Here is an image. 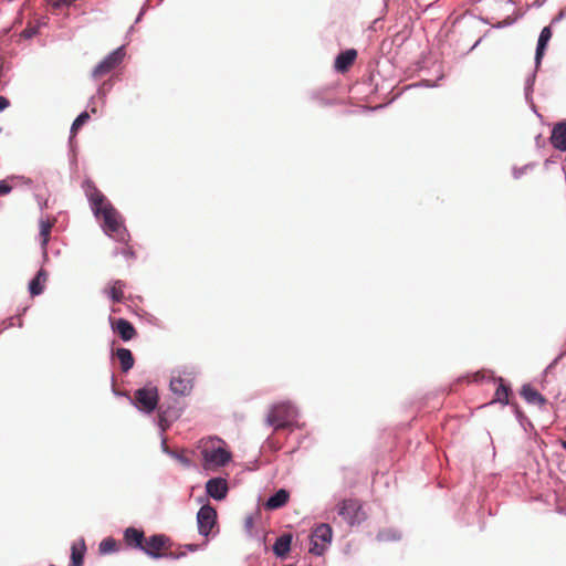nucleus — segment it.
<instances>
[{"instance_id":"1","label":"nucleus","mask_w":566,"mask_h":566,"mask_svg":"<svg viewBox=\"0 0 566 566\" xmlns=\"http://www.w3.org/2000/svg\"><path fill=\"white\" fill-rule=\"evenodd\" d=\"M98 219L103 220V229L113 239L119 242H127L129 234L123 223L118 211L112 206L101 212Z\"/></svg>"},{"instance_id":"2","label":"nucleus","mask_w":566,"mask_h":566,"mask_svg":"<svg viewBox=\"0 0 566 566\" xmlns=\"http://www.w3.org/2000/svg\"><path fill=\"white\" fill-rule=\"evenodd\" d=\"M221 443L219 439H209L201 446V455L207 468L222 467L231 460V453Z\"/></svg>"},{"instance_id":"3","label":"nucleus","mask_w":566,"mask_h":566,"mask_svg":"<svg viewBox=\"0 0 566 566\" xmlns=\"http://www.w3.org/2000/svg\"><path fill=\"white\" fill-rule=\"evenodd\" d=\"M296 417V409L290 402H279L270 408L266 416V424L275 430L289 427Z\"/></svg>"},{"instance_id":"4","label":"nucleus","mask_w":566,"mask_h":566,"mask_svg":"<svg viewBox=\"0 0 566 566\" xmlns=\"http://www.w3.org/2000/svg\"><path fill=\"white\" fill-rule=\"evenodd\" d=\"M338 515L350 526L360 524L366 520L361 502L357 499H346L337 504Z\"/></svg>"},{"instance_id":"5","label":"nucleus","mask_w":566,"mask_h":566,"mask_svg":"<svg viewBox=\"0 0 566 566\" xmlns=\"http://www.w3.org/2000/svg\"><path fill=\"white\" fill-rule=\"evenodd\" d=\"M172 542L165 534H154L146 537L142 551L151 558L166 557L167 549L171 548Z\"/></svg>"},{"instance_id":"6","label":"nucleus","mask_w":566,"mask_h":566,"mask_svg":"<svg viewBox=\"0 0 566 566\" xmlns=\"http://www.w3.org/2000/svg\"><path fill=\"white\" fill-rule=\"evenodd\" d=\"M134 400L136 407L147 413L153 412L159 401L158 390L155 386H146L144 388H139L134 394Z\"/></svg>"},{"instance_id":"7","label":"nucleus","mask_w":566,"mask_h":566,"mask_svg":"<svg viewBox=\"0 0 566 566\" xmlns=\"http://www.w3.org/2000/svg\"><path fill=\"white\" fill-rule=\"evenodd\" d=\"M82 187L96 217H99L101 212H103L108 207H112V203L106 199V197L99 191V189L91 179H86Z\"/></svg>"},{"instance_id":"8","label":"nucleus","mask_w":566,"mask_h":566,"mask_svg":"<svg viewBox=\"0 0 566 566\" xmlns=\"http://www.w3.org/2000/svg\"><path fill=\"white\" fill-rule=\"evenodd\" d=\"M333 536L332 527L328 524L317 525L311 535L310 553L317 556L323 555Z\"/></svg>"},{"instance_id":"9","label":"nucleus","mask_w":566,"mask_h":566,"mask_svg":"<svg viewBox=\"0 0 566 566\" xmlns=\"http://www.w3.org/2000/svg\"><path fill=\"white\" fill-rule=\"evenodd\" d=\"M125 56L124 48L120 46L109 53L103 61H101L92 71V76L95 80L102 78L111 73L118 66Z\"/></svg>"},{"instance_id":"10","label":"nucleus","mask_w":566,"mask_h":566,"mask_svg":"<svg viewBox=\"0 0 566 566\" xmlns=\"http://www.w3.org/2000/svg\"><path fill=\"white\" fill-rule=\"evenodd\" d=\"M197 522L199 533L207 537L217 522L216 510L210 505H203L197 514Z\"/></svg>"},{"instance_id":"11","label":"nucleus","mask_w":566,"mask_h":566,"mask_svg":"<svg viewBox=\"0 0 566 566\" xmlns=\"http://www.w3.org/2000/svg\"><path fill=\"white\" fill-rule=\"evenodd\" d=\"M193 377L186 371H174L170 379V389L174 394L185 396L192 389Z\"/></svg>"},{"instance_id":"12","label":"nucleus","mask_w":566,"mask_h":566,"mask_svg":"<svg viewBox=\"0 0 566 566\" xmlns=\"http://www.w3.org/2000/svg\"><path fill=\"white\" fill-rule=\"evenodd\" d=\"M109 324L115 334L124 342H129L137 336V331L130 322L125 318L109 317Z\"/></svg>"},{"instance_id":"13","label":"nucleus","mask_w":566,"mask_h":566,"mask_svg":"<svg viewBox=\"0 0 566 566\" xmlns=\"http://www.w3.org/2000/svg\"><path fill=\"white\" fill-rule=\"evenodd\" d=\"M206 491L214 500H223L228 493V483L222 478H213L206 483Z\"/></svg>"},{"instance_id":"14","label":"nucleus","mask_w":566,"mask_h":566,"mask_svg":"<svg viewBox=\"0 0 566 566\" xmlns=\"http://www.w3.org/2000/svg\"><path fill=\"white\" fill-rule=\"evenodd\" d=\"M357 57V51L354 49L346 50L345 52H342L337 55L335 60V69L338 72H346L349 70V67L354 64L355 60Z\"/></svg>"},{"instance_id":"15","label":"nucleus","mask_w":566,"mask_h":566,"mask_svg":"<svg viewBox=\"0 0 566 566\" xmlns=\"http://www.w3.org/2000/svg\"><path fill=\"white\" fill-rule=\"evenodd\" d=\"M552 145L558 150H566V122L555 125L551 136Z\"/></svg>"},{"instance_id":"16","label":"nucleus","mask_w":566,"mask_h":566,"mask_svg":"<svg viewBox=\"0 0 566 566\" xmlns=\"http://www.w3.org/2000/svg\"><path fill=\"white\" fill-rule=\"evenodd\" d=\"M54 223H55V219H52V220H50V219H41L39 221L40 245H41V249H42L44 254L46 253L48 243L50 241L51 231H52V228L54 227Z\"/></svg>"},{"instance_id":"17","label":"nucleus","mask_w":566,"mask_h":566,"mask_svg":"<svg viewBox=\"0 0 566 566\" xmlns=\"http://www.w3.org/2000/svg\"><path fill=\"white\" fill-rule=\"evenodd\" d=\"M521 396L532 405L544 406L547 402V399L539 394L533 386L530 384L523 385L521 389Z\"/></svg>"},{"instance_id":"18","label":"nucleus","mask_w":566,"mask_h":566,"mask_svg":"<svg viewBox=\"0 0 566 566\" xmlns=\"http://www.w3.org/2000/svg\"><path fill=\"white\" fill-rule=\"evenodd\" d=\"M124 538L128 546L138 548L140 551L146 539L144 532L135 527L126 528L124 533Z\"/></svg>"},{"instance_id":"19","label":"nucleus","mask_w":566,"mask_h":566,"mask_svg":"<svg viewBox=\"0 0 566 566\" xmlns=\"http://www.w3.org/2000/svg\"><path fill=\"white\" fill-rule=\"evenodd\" d=\"M290 499V493L285 489H280L264 503L266 510H277L283 507Z\"/></svg>"},{"instance_id":"20","label":"nucleus","mask_w":566,"mask_h":566,"mask_svg":"<svg viewBox=\"0 0 566 566\" xmlns=\"http://www.w3.org/2000/svg\"><path fill=\"white\" fill-rule=\"evenodd\" d=\"M49 274L44 269H40L38 271L36 275L31 280L29 284V291L32 296L40 295L43 292Z\"/></svg>"},{"instance_id":"21","label":"nucleus","mask_w":566,"mask_h":566,"mask_svg":"<svg viewBox=\"0 0 566 566\" xmlns=\"http://www.w3.org/2000/svg\"><path fill=\"white\" fill-rule=\"evenodd\" d=\"M126 286L127 284L125 281L115 280L109 283L107 289H105V293L113 302L119 303L124 300V291Z\"/></svg>"},{"instance_id":"22","label":"nucleus","mask_w":566,"mask_h":566,"mask_svg":"<svg viewBox=\"0 0 566 566\" xmlns=\"http://www.w3.org/2000/svg\"><path fill=\"white\" fill-rule=\"evenodd\" d=\"M552 34L553 33H552L551 27H545L541 31L538 42H537V48H536V54H535V60H536L537 64L541 63V61L544 56L546 46H547L549 40L552 39Z\"/></svg>"},{"instance_id":"23","label":"nucleus","mask_w":566,"mask_h":566,"mask_svg":"<svg viewBox=\"0 0 566 566\" xmlns=\"http://www.w3.org/2000/svg\"><path fill=\"white\" fill-rule=\"evenodd\" d=\"M114 356L119 360L120 369L123 373H127L134 366L135 359L132 352L127 348H117Z\"/></svg>"},{"instance_id":"24","label":"nucleus","mask_w":566,"mask_h":566,"mask_svg":"<svg viewBox=\"0 0 566 566\" xmlns=\"http://www.w3.org/2000/svg\"><path fill=\"white\" fill-rule=\"evenodd\" d=\"M292 535L283 534L281 535L273 545V552L277 557H284L291 549Z\"/></svg>"},{"instance_id":"25","label":"nucleus","mask_w":566,"mask_h":566,"mask_svg":"<svg viewBox=\"0 0 566 566\" xmlns=\"http://www.w3.org/2000/svg\"><path fill=\"white\" fill-rule=\"evenodd\" d=\"M86 546L84 539H81L72 545L71 566H82Z\"/></svg>"},{"instance_id":"26","label":"nucleus","mask_w":566,"mask_h":566,"mask_svg":"<svg viewBox=\"0 0 566 566\" xmlns=\"http://www.w3.org/2000/svg\"><path fill=\"white\" fill-rule=\"evenodd\" d=\"M509 395H510V387L506 386L503 380L501 379V382L499 387L495 390V397L493 401L501 402L503 405L509 403Z\"/></svg>"},{"instance_id":"27","label":"nucleus","mask_w":566,"mask_h":566,"mask_svg":"<svg viewBox=\"0 0 566 566\" xmlns=\"http://www.w3.org/2000/svg\"><path fill=\"white\" fill-rule=\"evenodd\" d=\"M117 546V542L114 538L107 537L99 543L98 549L101 554H109L116 552Z\"/></svg>"},{"instance_id":"28","label":"nucleus","mask_w":566,"mask_h":566,"mask_svg":"<svg viewBox=\"0 0 566 566\" xmlns=\"http://www.w3.org/2000/svg\"><path fill=\"white\" fill-rule=\"evenodd\" d=\"M90 119V114L87 112H83L81 113L76 118L75 120L73 122L72 124V127H71V135L72 137H74L77 133V130L84 125L87 123V120Z\"/></svg>"},{"instance_id":"29","label":"nucleus","mask_w":566,"mask_h":566,"mask_svg":"<svg viewBox=\"0 0 566 566\" xmlns=\"http://www.w3.org/2000/svg\"><path fill=\"white\" fill-rule=\"evenodd\" d=\"M40 30V23H29L25 29L21 32V36L23 39H32L39 33Z\"/></svg>"},{"instance_id":"30","label":"nucleus","mask_w":566,"mask_h":566,"mask_svg":"<svg viewBox=\"0 0 566 566\" xmlns=\"http://www.w3.org/2000/svg\"><path fill=\"white\" fill-rule=\"evenodd\" d=\"M167 553L168 554H166V557L172 558V559H178V558L186 556V551H185L184 546H179L176 549H172V547H171V548L167 549Z\"/></svg>"},{"instance_id":"31","label":"nucleus","mask_w":566,"mask_h":566,"mask_svg":"<svg viewBox=\"0 0 566 566\" xmlns=\"http://www.w3.org/2000/svg\"><path fill=\"white\" fill-rule=\"evenodd\" d=\"M120 253L127 259H135V251L133 247L126 245L120 250Z\"/></svg>"},{"instance_id":"32","label":"nucleus","mask_w":566,"mask_h":566,"mask_svg":"<svg viewBox=\"0 0 566 566\" xmlns=\"http://www.w3.org/2000/svg\"><path fill=\"white\" fill-rule=\"evenodd\" d=\"M12 190V187L6 181H0V196L8 195Z\"/></svg>"},{"instance_id":"33","label":"nucleus","mask_w":566,"mask_h":566,"mask_svg":"<svg viewBox=\"0 0 566 566\" xmlns=\"http://www.w3.org/2000/svg\"><path fill=\"white\" fill-rule=\"evenodd\" d=\"M48 3L51 4L53 8L57 9L63 3L67 4V0H48Z\"/></svg>"},{"instance_id":"34","label":"nucleus","mask_w":566,"mask_h":566,"mask_svg":"<svg viewBox=\"0 0 566 566\" xmlns=\"http://www.w3.org/2000/svg\"><path fill=\"white\" fill-rule=\"evenodd\" d=\"M10 105V102L7 97L0 96V112L6 109Z\"/></svg>"},{"instance_id":"35","label":"nucleus","mask_w":566,"mask_h":566,"mask_svg":"<svg viewBox=\"0 0 566 566\" xmlns=\"http://www.w3.org/2000/svg\"><path fill=\"white\" fill-rule=\"evenodd\" d=\"M185 551H189V552H196L198 548H199V545L197 544H187L184 546Z\"/></svg>"},{"instance_id":"36","label":"nucleus","mask_w":566,"mask_h":566,"mask_svg":"<svg viewBox=\"0 0 566 566\" xmlns=\"http://www.w3.org/2000/svg\"><path fill=\"white\" fill-rule=\"evenodd\" d=\"M565 12H566V8L560 10V12L558 13V15L553 20V22L557 21V20H560L564 18L565 15Z\"/></svg>"},{"instance_id":"37","label":"nucleus","mask_w":566,"mask_h":566,"mask_svg":"<svg viewBox=\"0 0 566 566\" xmlns=\"http://www.w3.org/2000/svg\"><path fill=\"white\" fill-rule=\"evenodd\" d=\"M252 524H253L252 518L251 517L247 518V521H245L247 527H249V528L252 527Z\"/></svg>"},{"instance_id":"38","label":"nucleus","mask_w":566,"mask_h":566,"mask_svg":"<svg viewBox=\"0 0 566 566\" xmlns=\"http://www.w3.org/2000/svg\"><path fill=\"white\" fill-rule=\"evenodd\" d=\"M563 448L566 450V441H563Z\"/></svg>"},{"instance_id":"39","label":"nucleus","mask_w":566,"mask_h":566,"mask_svg":"<svg viewBox=\"0 0 566 566\" xmlns=\"http://www.w3.org/2000/svg\"><path fill=\"white\" fill-rule=\"evenodd\" d=\"M72 3V0H67V6Z\"/></svg>"}]
</instances>
